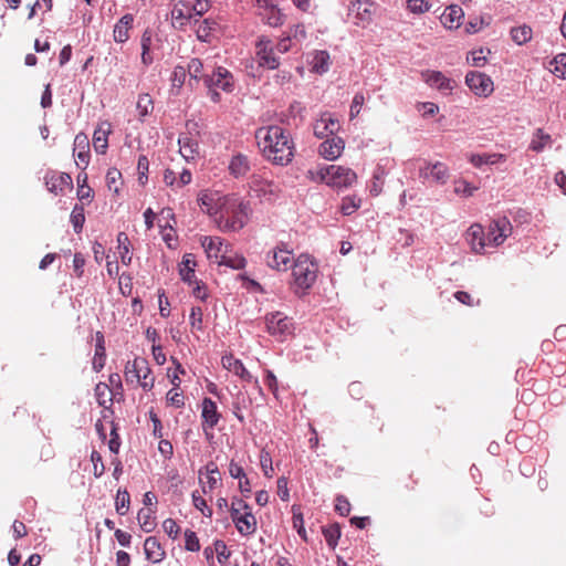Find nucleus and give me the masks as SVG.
<instances>
[{"mask_svg": "<svg viewBox=\"0 0 566 566\" xmlns=\"http://www.w3.org/2000/svg\"><path fill=\"white\" fill-rule=\"evenodd\" d=\"M149 168V161L148 158L145 155L139 156L138 163H137V170H138V180L142 185H144L147 180V172Z\"/></svg>", "mask_w": 566, "mask_h": 566, "instance_id": "nucleus-56", "label": "nucleus"}, {"mask_svg": "<svg viewBox=\"0 0 566 566\" xmlns=\"http://www.w3.org/2000/svg\"><path fill=\"white\" fill-rule=\"evenodd\" d=\"M506 160V155L497 153L472 154L469 161L476 168L483 165H496Z\"/></svg>", "mask_w": 566, "mask_h": 566, "instance_id": "nucleus-26", "label": "nucleus"}, {"mask_svg": "<svg viewBox=\"0 0 566 566\" xmlns=\"http://www.w3.org/2000/svg\"><path fill=\"white\" fill-rule=\"evenodd\" d=\"M339 128L340 125L338 119H336L331 113H323L313 125V132L317 138L335 136Z\"/></svg>", "mask_w": 566, "mask_h": 566, "instance_id": "nucleus-13", "label": "nucleus"}, {"mask_svg": "<svg viewBox=\"0 0 566 566\" xmlns=\"http://www.w3.org/2000/svg\"><path fill=\"white\" fill-rule=\"evenodd\" d=\"M74 155L77 157V165H83V168L90 163V140L87 135L84 133H78L74 138Z\"/></svg>", "mask_w": 566, "mask_h": 566, "instance_id": "nucleus-19", "label": "nucleus"}, {"mask_svg": "<svg viewBox=\"0 0 566 566\" xmlns=\"http://www.w3.org/2000/svg\"><path fill=\"white\" fill-rule=\"evenodd\" d=\"M512 224L506 217H499L489 226L488 235L485 238L486 245L499 247L512 233Z\"/></svg>", "mask_w": 566, "mask_h": 566, "instance_id": "nucleus-9", "label": "nucleus"}, {"mask_svg": "<svg viewBox=\"0 0 566 566\" xmlns=\"http://www.w3.org/2000/svg\"><path fill=\"white\" fill-rule=\"evenodd\" d=\"M210 8V0H196L195 3L190 4L192 15L201 17Z\"/></svg>", "mask_w": 566, "mask_h": 566, "instance_id": "nucleus-60", "label": "nucleus"}, {"mask_svg": "<svg viewBox=\"0 0 566 566\" xmlns=\"http://www.w3.org/2000/svg\"><path fill=\"white\" fill-rule=\"evenodd\" d=\"M134 15L130 13L124 14L115 24L113 36L117 43H124L129 39V29H132Z\"/></svg>", "mask_w": 566, "mask_h": 566, "instance_id": "nucleus-23", "label": "nucleus"}, {"mask_svg": "<svg viewBox=\"0 0 566 566\" xmlns=\"http://www.w3.org/2000/svg\"><path fill=\"white\" fill-rule=\"evenodd\" d=\"M130 496L126 490L119 489L115 499V509L119 515H125L129 509Z\"/></svg>", "mask_w": 566, "mask_h": 566, "instance_id": "nucleus-42", "label": "nucleus"}, {"mask_svg": "<svg viewBox=\"0 0 566 566\" xmlns=\"http://www.w3.org/2000/svg\"><path fill=\"white\" fill-rule=\"evenodd\" d=\"M198 205L209 216L216 217L219 213V207H214V199L211 193L201 192L198 197Z\"/></svg>", "mask_w": 566, "mask_h": 566, "instance_id": "nucleus-37", "label": "nucleus"}, {"mask_svg": "<svg viewBox=\"0 0 566 566\" xmlns=\"http://www.w3.org/2000/svg\"><path fill=\"white\" fill-rule=\"evenodd\" d=\"M255 56L261 67L275 70L280 65V59L274 53L271 40L265 35L260 36L255 43Z\"/></svg>", "mask_w": 566, "mask_h": 566, "instance_id": "nucleus-7", "label": "nucleus"}, {"mask_svg": "<svg viewBox=\"0 0 566 566\" xmlns=\"http://www.w3.org/2000/svg\"><path fill=\"white\" fill-rule=\"evenodd\" d=\"M44 179L48 190L55 195L62 192L64 187L72 188L73 185L71 176L66 172H62L60 175L46 174Z\"/></svg>", "mask_w": 566, "mask_h": 566, "instance_id": "nucleus-21", "label": "nucleus"}, {"mask_svg": "<svg viewBox=\"0 0 566 566\" xmlns=\"http://www.w3.org/2000/svg\"><path fill=\"white\" fill-rule=\"evenodd\" d=\"M384 177H385V170L380 166H377V168L374 170L373 174V181L369 187V191L373 196H378L382 190L384 185Z\"/></svg>", "mask_w": 566, "mask_h": 566, "instance_id": "nucleus-43", "label": "nucleus"}, {"mask_svg": "<svg viewBox=\"0 0 566 566\" xmlns=\"http://www.w3.org/2000/svg\"><path fill=\"white\" fill-rule=\"evenodd\" d=\"M187 77V70L181 65H177L171 74V83L175 87H181Z\"/></svg>", "mask_w": 566, "mask_h": 566, "instance_id": "nucleus-53", "label": "nucleus"}, {"mask_svg": "<svg viewBox=\"0 0 566 566\" xmlns=\"http://www.w3.org/2000/svg\"><path fill=\"white\" fill-rule=\"evenodd\" d=\"M219 258V265H224L233 270H241L244 269L247 265V260L242 255L230 256L223 253Z\"/></svg>", "mask_w": 566, "mask_h": 566, "instance_id": "nucleus-40", "label": "nucleus"}, {"mask_svg": "<svg viewBox=\"0 0 566 566\" xmlns=\"http://www.w3.org/2000/svg\"><path fill=\"white\" fill-rule=\"evenodd\" d=\"M201 418L205 431L213 429L218 424L221 415L218 411L217 403L211 398H203Z\"/></svg>", "mask_w": 566, "mask_h": 566, "instance_id": "nucleus-15", "label": "nucleus"}, {"mask_svg": "<svg viewBox=\"0 0 566 566\" xmlns=\"http://www.w3.org/2000/svg\"><path fill=\"white\" fill-rule=\"evenodd\" d=\"M551 64L554 65L552 72L559 77H564L566 74V53L557 54Z\"/></svg>", "mask_w": 566, "mask_h": 566, "instance_id": "nucleus-47", "label": "nucleus"}, {"mask_svg": "<svg viewBox=\"0 0 566 566\" xmlns=\"http://www.w3.org/2000/svg\"><path fill=\"white\" fill-rule=\"evenodd\" d=\"M187 73L190 75V81L198 82L202 76L200 74L203 71V63L200 59L193 57L189 61L188 66L186 67Z\"/></svg>", "mask_w": 566, "mask_h": 566, "instance_id": "nucleus-44", "label": "nucleus"}, {"mask_svg": "<svg viewBox=\"0 0 566 566\" xmlns=\"http://www.w3.org/2000/svg\"><path fill=\"white\" fill-rule=\"evenodd\" d=\"M214 553L217 554V559L219 564L223 565L229 559L231 553L228 549L226 543L221 539H217L214 542Z\"/></svg>", "mask_w": 566, "mask_h": 566, "instance_id": "nucleus-50", "label": "nucleus"}, {"mask_svg": "<svg viewBox=\"0 0 566 566\" xmlns=\"http://www.w3.org/2000/svg\"><path fill=\"white\" fill-rule=\"evenodd\" d=\"M467 241L475 253H483L486 240L483 228L480 224H472L467 232Z\"/></svg>", "mask_w": 566, "mask_h": 566, "instance_id": "nucleus-22", "label": "nucleus"}, {"mask_svg": "<svg viewBox=\"0 0 566 566\" xmlns=\"http://www.w3.org/2000/svg\"><path fill=\"white\" fill-rule=\"evenodd\" d=\"M190 325L198 331L202 329V310L199 306L191 307L189 316Z\"/></svg>", "mask_w": 566, "mask_h": 566, "instance_id": "nucleus-57", "label": "nucleus"}, {"mask_svg": "<svg viewBox=\"0 0 566 566\" xmlns=\"http://www.w3.org/2000/svg\"><path fill=\"white\" fill-rule=\"evenodd\" d=\"M122 179V172L117 168L108 169L106 174V184L109 190L118 192L119 188L117 182Z\"/></svg>", "mask_w": 566, "mask_h": 566, "instance_id": "nucleus-49", "label": "nucleus"}, {"mask_svg": "<svg viewBox=\"0 0 566 566\" xmlns=\"http://www.w3.org/2000/svg\"><path fill=\"white\" fill-rule=\"evenodd\" d=\"M373 3L368 0H356L349 7V12L355 13V24L366 25L371 21Z\"/></svg>", "mask_w": 566, "mask_h": 566, "instance_id": "nucleus-17", "label": "nucleus"}, {"mask_svg": "<svg viewBox=\"0 0 566 566\" xmlns=\"http://www.w3.org/2000/svg\"><path fill=\"white\" fill-rule=\"evenodd\" d=\"M234 525L240 535L250 536L256 531V518L252 514V511H247L242 514L241 518H237V523Z\"/></svg>", "mask_w": 566, "mask_h": 566, "instance_id": "nucleus-28", "label": "nucleus"}, {"mask_svg": "<svg viewBox=\"0 0 566 566\" xmlns=\"http://www.w3.org/2000/svg\"><path fill=\"white\" fill-rule=\"evenodd\" d=\"M319 178L334 188H347L356 181V174L350 168L329 165L319 169Z\"/></svg>", "mask_w": 566, "mask_h": 566, "instance_id": "nucleus-4", "label": "nucleus"}, {"mask_svg": "<svg viewBox=\"0 0 566 566\" xmlns=\"http://www.w3.org/2000/svg\"><path fill=\"white\" fill-rule=\"evenodd\" d=\"M205 470L206 473L208 474L209 489L212 490L216 486L218 480H220V471L218 469V465L213 461H210L205 467Z\"/></svg>", "mask_w": 566, "mask_h": 566, "instance_id": "nucleus-46", "label": "nucleus"}, {"mask_svg": "<svg viewBox=\"0 0 566 566\" xmlns=\"http://www.w3.org/2000/svg\"><path fill=\"white\" fill-rule=\"evenodd\" d=\"M138 523L145 533H150L156 527L154 512L151 510L140 509L137 514Z\"/></svg>", "mask_w": 566, "mask_h": 566, "instance_id": "nucleus-34", "label": "nucleus"}, {"mask_svg": "<svg viewBox=\"0 0 566 566\" xmlns=\"http://www.w3.org/2000/svg\"><path fill=\"white\" fill-rule=\"evenodd\" d=\"M178 144L180 146V154L186 160L193 158L198 151V143L187 136L179 137Z\"/></svg>", "mask_w": 566, "mask_h": 566, "instance_id": "nucleus-35", "label": "nucleus"}, {"mask_svg": "<svg viewBox=\"0 0 566 566\" xmlns=\"http://www.w3.org/2000/svg\"><path fill=\"white\" fill-rule=\"evenodd\" d=\"M292 276L296 287L307 291L316 281L317 264L308 254H300L294 261Z\"/></svg>", "mask_w": 566, "mask_h": 566, "instance_id": "nucleus-3", "label": "nucleus"}, {"mask_svg": "<svg viewBox=\"0 0 566 566\" xmlns=\"http://www.w3.org/2000/svg\"><path fill=\"white\" fill-rule=\"evenodd\" d=\"M292 251L287 249L286 243L281 242L266 254V264L276 271H287L293 265Z\"/></svg>", "mask_w": 566, "mask_h": 566, "instance_id": "nucleus-10", "label": "nucleus"}, {"mask_svg": "<svg viewBox=\"0 0 566 566\" xmlns=\"http://www.w3.org/2000/svg\"><path fill=\"white\" fill-rule=\"evenodd\" d=\"M195 266L196 262L190 259V255H185L182 258V262L179 268V274L181 276V280L188 283L189 285H191L196 280Z\"/></svg>", "mask_w": 566, "mask_h": 566, "instance_id": "nucleus-33", "label": "nucleus"}, {"mask_svg": "<svg viewBox=\"0 0 566 566\" xmlns=\"http://www.w3.org/2000/svg\"><path fill=\"white\" fill-rule=\"evenodd\" d=\"M192 503L197 510H199L203 515L210 517L212 515V510L208 507L206 500L198 494L197 491L192 492Z\"/></svg>", "mask_w": 566, "mask_h": 566, "instance_id": "nucleus-52", "label": "nucleus"}, {"mask_svg": "<svg viewBox=\"0 0 566 566\" xmlns=\"http://www.w3.org/2000/svg\"><path fill=\"white\" fill-rule=\"evenodd\" d=\"M222 365L229 371L239 376L244 381H252V375L247 370L244 365L240 359L234 358L232 355H227L222 357Z\"/></svg>", "mask_w": 566, "mask_h": 566, "instance_id": "nucleus-24", "label": "nucleus"}, {"mask_svg": "<svg viewBox=\"0 0 566 566\" xmlns=\"http://www.w3.org/2000/svg\"><path fill=\"white\" fill-rule=\"evenodd\" d=\"M111 133L109 125L103 123L94 130L93 146L97 154H105L108 147V134Z\"/></svg>", "mask_w": 566, "mask_h": 566, "instance_id": "nucleus-25", "label": "nucleus"}, {"mask_svg": "<svg viewBox=\"0 0 566 566\" xmlns=\"http://www.w3.org/2000/svg\"><path fill=\"white\" fill-rule=\"evenodd\" d=\"M478 188L465 180L455 182L454 192L464 197H471Z\"/></svg>", "mask_w": 566, "mask_h": 566, "instance_id": "nucleus-55", "label": "nucleus"}, {"mask_svg": "<svg viewBox=\"0 0 566 566\" xmlns=\"http://www.w3.org/2000/svg\"><path fill=\"white\" fill-rule=\"evenodd\" d=\"M192 17L190 2L188 1H178L171 10V19L174 23H179V27H184Z\"/></svg>", "mask_w": 566, "mask_h": 566, "instance_id": "nucleus-27", "label": "nucleus"}, {"mask_svg": "<svg viewBox=\"0 0 566 566\" xmlns=\"http://www.w3.org/2000/svg\"><path fill=\"white\" fill-rule=\"evenodd\" d=\"M551 142V136L545 134L541 128H538L535 133V137L532 140L530 148L534 151H542L546 144Z\"/></svg>", "mask_w": 566, "mask_h": 566, "instance_id": "nucleus-45", "label": "nucleus"}, {"mask_svg": "<svg viewBox=\"0 0 566 566\" xmlns=\"http://www.w3.org/2000/svg\"><path fill=\"white\" fill-rule=\"evenodd\" d=\"M323 535L325 537L326 543L331 547H335L340 537V527L338 524H331L323 527Z\"/></svg>", "mask_w": 566, "mask_h": 566, "instance_id": "nucleus-41", "label": "nucleus"}, {"mask_svg": "<svg viewBox=\"0 0 566 566\" xmlns=\"http://www.w3.org/2000/svg\"><path fill=\"white\" fill-rule=\"evenodd\" d=\"M465 84L479 96H488L493 92V82L484 73L471 71L465 75Z\"/></svg>", "mask_w": 566, "mask_h": 566, "instance_id": "nucleus-12", "label": "nucleus"}, {"mask_svg": "<svg viewBox=\"0 0 566 566\" xmlns=\"http://www.w3.org/2000/svg\"><path fill=\"white\" fill-rule=\"evenodd\" d=\"M419 177L424 181H433L438 185L447 184L450 172L446 164L436 161L434 164L424 161L423 166L419 167Z\"/></svg>", "mask_w": 566, "mask_h": 566, "instance_id": "nucleus-11", "label": "nucleus"}, {"mask_svg": "<svg viewBox=\"0 0 566 566\" xmlns=\"http://www.w3.org/2000/svg\"><path fill=\"white\" fill-rule=\"evenodd\" d=\"M266 329L279 340L283 342L292 334V322L281 312L270 313L265 316Z\"/></svg>", "mask_w": 566, "mask_h": 566, "instance_id": "nucleus-8", "label": "nucleus"}, {"mask_svg": "<svg viewBox=\"0 0 566 566\" xmlns=\"http://www.w3.org/2000/svg\"><path fill=\"white\" fill-rule=\"evenodd\" d=\"M252 169L251 158L242 153L233 154L230 158L228 170L235 179H244Z\"/></svg>", "mask_w": 566, "mask_h": 566, "instance_id": "nucleus-14", "label": "nucleus"}, {"mask_svg": "<svg viewBox=\"0 0 566 566\" xmlns=\"http://www.w3.org/2000/svg\"><path fill=\"white\" fill-rule=\"evenodd\" d=\"M463 17V10L461 7L452 4L446 8L443 14H442V22L446 27L452 29L455 24V27H459L460 20Z\"/></svg>", "mask_w": 566, "mask_h": 566, "instance_id": "nucleus-32", "label": "nucleus"}, {"mask_svg": "<svg viewBox=\"0 0 566 566\" xmlns=\"http://www.w3.org/2000/svg\"><path fill=\"white\" fill-rule=\"evenodd\" d=\"M258 146L263 156L274 165L286 166L294 157V143L283 127H261L255 133Z\"/></svg>", "mask_w": 566, "mask_h": 566, "instance_id": "nucleus-1", "label": "nucleus"}, {"mask_svg": "<svg viewBox=\"0 0 566 566\" xmlns=\"http://www.w3.org/2000/svg\"><path fill=\"white\" fill-rule=\"evenodd\" d=\"M335 511L342 516H347L349 514L350 503L344 495H337Z\"/></svg>", "mask_w": 566, "mask_h": 566, "instance_id": "nucleus-59", "label": "nucleus"}, {"mask_svg": "<svg viewBox=\"0 0 566 566\" xmlns=\"http://www.w3.org/2000/svg\"><path fill=\"white\" fill-rule=\"evenodd\" d=\"M287 38L290 40L294 39L297 41L304 40L306 38L305 27L303 24L293 25L290 30Z\"/></svg>", "mask_w": 566, "mask_h": 566, "instance_id": "nucleus-64", "label": "nucleus"}, {"mask_svg": "<svg viewBox=\"0 0 566 566\" xmlns=\"http://www.w3.org/2000/svg\"><path fill=\"white\" fill-rule=\"evenodd\" d=\"M201 245L205 248L209 258L219 259L222 252L223 240L219 237H203Z\"/></svg>", "mask_w": 566, "mask_h": 566, "instance_id": "nucleus-31", "label": "nucleus"}, {"mask_svg": "<svg viewBox=\"0 0 566 566\" xmlns=\"http://www.w3.org/2000/svg\"><path fill=\"white\" fill-rule=\"evenodd\" d=\"M202 80L207 88H220L226 93H232L234 91L233 75L223 66L214 67L210 74H205Z\"/></svg>", "mask_w": 566, "mask_h": 566, "instance_id": "nucleus-6", "label": "nucleus"}, {"mask_svg": "<svg viewBox=\"0 0 566 566\" xmlns=\"http://www.w3.org/2000/svg\"><path fill=\"white\" fill-rule=\"evenodd\" d=\"M426 82L442 92L452 90L451 81L439 71L429 72L426 76Z\"/></svg>", "mask_w": 566, "mask_h": 566, "instance_id": "nucleus-30", "label": "nucleus"}, {"mask_svg": "<svg viewBox=\"0 0 566 566\" xmlns=\"http://www.w3.org/2000/svg\"><path fill=\"white\" fill-rule=\"evenodd\" d=\"M163 528H164L165 533L174 539L177 538L179 531H180L179 526L172 518L165 520L163 522Z\"/></svg>", "mask_w": 566, "mask_h": 566, "instance_id": "nucleus-63", "label": "nucleus"}, {"mask_svg": "<svg viewBox=\"0 0 566 566\" xmlns=\"http://www.w3.org/2000/svg\"><path fill=\"white\" fill-rule=\"evenodd\" d=\"M345 147V142L343 138L333 136L332 138H327L319 146V155L327 160L337 159Z\"/></svg>", "mask_w": 566, "mask_h": 566, "instance_id": "nucleus-16", "label": "nucleus"}, {"mask_svg": "<svg viewBox=\"0 0 566 566\" xmlns=\"http://www.w3.org/2000/svg\"><path fill=\"white\" fill-rule=\"evenodd\" d=\"M532 28L526 24L511 29V38L518 45L528 42L532 39Z\"/></svg>", "mask_w": 566, "mask_h": 566, "instance_id": "nucleus-36", "label": "nucleus"}, {"mask_svg": "<svg viewBox=\"0 0 566 566\" xmlns=\"http://www.w3.org/2000/svg\"><path fill=\"white\" fill-rule=\"evenodd\" d=\"M311 71L316 74H325L331 66V55L326 50H315L310 55Z\"/></svg>", "mask_w": 566, "mask_h": 566, "instance_id": "nucleus-18", "label": "nucleus"}, {"mask_svg": "<svg viewBox=\"0 0 566 566\" xmlns=\"http://www.w3.org/2000/svg\"><path fill=\"white\" fill-rule=\"evenodd\" d=\"M91 461L93 462V473L95 478L102 476L105 471L102 455L97 451H93L91 454Z\"/></svg>", "mask_w": 566, "mask_h": 566, "instance_id": "nucleus-58", "label": "nucleus"}, {"mask_svg": "<svg viewBox=\"0 0 566 566\" xmlns=\"http://www.w3.org/2000/svg\"><path fill=\"white\" fill-rule=\"evenodd\" d=\"M71 222L76 233H81L85 222V213L83 205H75L71 212Z\"/></svg>", "mask_w": 566, "mask_h": 566, "instance_id": "nucleus-38", "label": "nucleus"}, {"mask_svg": "<svg viewBox=\"0 0 566 566\" xmlns=\"http://www.w3.org/2000/svg\"><path fill=\"white\" fill-rule=\"evenodd\" d=\"M360 207V200H356L352 197H346L343 199L340 211L344 216H350Z\"/></svg>", "mask_w": 566, "mask_h": 566, "instance_id": "nucleus-51", "label": "nucleus"}, {"mask_svg": "<svg viewBox=\"0 0 566 566\" xmlns=\"http://www.w3.org/2000/svg\"><path fill=\"white\" fill-rule=\"evenodd\" d=\"M185 548L188 552H198L200 549L199 538L191 530H186L185 532Z\"/></svg>", "mask_w": 566, "mask_h": 566, "instance_id": "nucleus-48", "label": "nucleus"}, {"mask_svg": "<svg viewBox=\"0 0 566 566\" xmlns=\"http://www.w3.org/2000/svg\"><path fill=\"white\" fill-rule=\"evenodd\" d=\"M118 249L120 260L125 265L132 262V255L129 254V239L125 232H119L117 235Z\"/></svg>", "mask_w": 566, "mask_h": 566, "instance_id": "nucleus-39", "label": "nucleus"}, {"mask_svg": "<svg viewBox=\"0 0 566 566\" xmlns=\"http://www.w3.org/2000/svg\"><path fill=\"white\" fill-rule=\"evenodd\" d=\"M364 102H365V97H364L363 93H356L353 98L350 109H349V116L352 119L355 118L360 113V108H361Z\"/></svg>", "mask_w": 566, "mask_h": 566, "instance_id": "nucleus-61", "label": "nucleus"}, {"mask_svg": "<svg viewBox=\"0 0 566 566\" xmlns=\"http://www.w3.org/2000/svg\"><path fill=\"white\" fill-rule=\"evenodd\" d=\"M430 3L424 0H408L407 8L412 13H423L430 10Z\"/></svg>", "mask_w": 566, "mask_h": 566, "instance_id": "nucleus-54", "label": "nucleus"}, {"mask_svg": "<svg viewBox=\"0 0 566 566\" xmlns=\"http://www.w3.org/2000/svg\"><path fill=\"white\" fill-rule=\"evenodd\" d=\"M219 211L230 221V228L233 231H239L247 224L252 213V208L250 201L228 196L223 198V202L219 206Z\"/></svg>", "mask_w": 566, "mask_h": 566, "instance_id": "nucleus-2", "label": "nucleus"}, {"mask_svg": "<svg viewBox=\"0 0 566 566\" xmlns=\"http://www.w3.org/2000/svg\"><path fill=\"white\" fill-rule=\"evenodd\" d=\"M283 18L284 15L281 13L280 10L271 8L265 19L269 25L279 27L283 23Z\"/></svg>", "mask_w": 566, "mask_h": 566, "instance_id": "nucleus-62", "label": "nucleus"}, {"mask_svg": "<svg viewBox=\"0 0 566 566\" xmlns=\"http://www.w3.org/2000/svg\"><path fill=\"white\" fill-rule=\"evenodd\" d=\"M144 552L146 558L155 564L163 562L166 556L165 549L155 536H149L145 539Z\"/></svg>", "mask_w": 566, "mask_h": 566, "instance_id": "nucleus-20", "label": "nucleus"}, {"mask_svg": "<svg viewBox=\"0 0 566 566\" xmlns=\"http://www.w3.org/2000/svg\"><path fill=\"white\" fill-rule=\"evenodd\" d=\"M96 345H95V355L93 359V369L95 371H101L105 365L106 350H105V340L104 335L101 332L96 333Z\"/></svg>", "mask_w": 566, "mask_h": 566, "instance_id": "nucleus-29", "label": "nucleus"}, {"mask_svg": "<svg viewBox=\"0 0 566 566\" xmlns=\"http://www.w3.org/2000/svg\"><path fill=\"white\" fill-rule=\"evenodd\" d=\"M126 379H137L144 390H150L154 387V378L150 377V368L145 358L136 357L128 361L125 370Z\"/></svg>", "mask_w": 566, "mask_h": 566, "instance_id": "nucleus-5", "label": "nucleus"}]
</instances>
